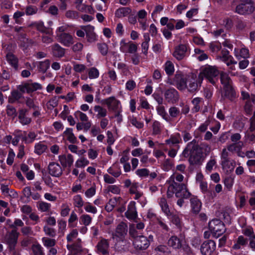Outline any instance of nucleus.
<instances>
[{"instance_id":"obj_49","label":"nucleus","mask_w":255,"mask_h":255,"mask_svg":"<svg viewBox=\"0 0 255 255\" xmlns=\"http://www.w3.org/2000/svg\"><path fill=\"white\" fill-rule=\"evenodd\" d=\"M135 196L133 198L135 200H138L142 206H144L147 202L145 197L143 196V193L142 192L138 191L134 194Z\"/></svg>"},{"instance_id":"obj_61","label":"nucleus","mask_w":255,"mask_h":255,"mask_svg":"<svg viewBox=\"0 0 255 255\" xmlns=\"http://www.w3.org/2000/svg\"><path fill=\"white\" fill-rule=\"evenodd\" d=\"M243 233L246 236L249 237L250 240L255 239V234L254 233L253 228L248 227L243 230Z\"/></svg>"},{"instance_id":"obj_64","label":"nucleus","mask_w":255,"mask_h":255,"mask_svg":"<svg viewBox=\"0 0 255 255\" xmlns=\"http://www.w3.org/2000/svg\"><path fill=\"white\" fill-rule=\"evenodd\" d=\"M38 11V8L34 5H28L25 8V14L27 15H32L36 14Z\"/></svg>"},{"instance_id":"obj_8","label":"nucleus","mask_w":255,"mask_h":255,"mask_svg":"<svg viewBox=\"0 0 255 255\" xmlns=\"http://www.w3.org/2000/svg\"><path fill=\"white\" fill-rule=\"evenodd\" d=\"M57 40L66 47L71 46L74 42V37L68 33H61L57 34Z\"/></svg>"},{"instance_id":"obj_34","label":"nucleus","mask_w":255,"mask_h":255,"mask_svg":"<svg viewBox=\"0 0 255 255\" xmlns=\"http://www.w3.org/2000/svg\"><path fill=\"white\" fill-rule=\"evenodd\" d=\"M78 242L74 243L72 245L68 244L67 245V249L72 253V254H76L79 253L82 251V248L80 242H81V240L80 239H78Z\"/></svg>"},{"instance_id":"obj_56","label":"nucleus","mask_w":255,"mask_h":255,"mask_svg":"<svg viewBox=\"0 0 255 255\" xmlns=\"http://www.w3.org/2000/svg\"><path fill=\"white\" fill-rule=\"evenodd\" d=\"M33 26H35L36 29L42 32L45 33H49V29L45 27L44 25L43 22H38L34 23L32 24Z\"/></svg>"},{"instance_id":"obj_10","label":"nucleus","mask_w":255,"mask_h":255,"mask_svg":"<svg viewBox=\"0 0 255 255\" xmlns=\"http://www.w3.org/2000/svg\"><path fill=\"white\" fill-rule=\"evenodd\" d=\"M244 145L242 141H239L238 142L232 143L227 145L228 151L231 153H236L237 155L239 157H244L245 153L242 151Z\"/></svg>"},{"instance_id":"obj_43","label":"nucleus","mask_w":255,"mask_h":255,"mask_svg":"<svg viewBox=\"0 0 255 255\" xmlns=\"http://www.w3.org/2000/svg\"><path fill=\"white\" fill-rule=\"evenodd\" d=\"M51 204L44 201H39L37 204L38 210L41 212H47L49 211L51 208Z\"/></svg>"},{"instance_id":"obj_27","label":"nucleus","mask_w":255,"mask_h":255,"mask_svg":"<svg viewBox=\"0 0 255 255\" xmlns=\"http://www.w3.org/2000/svg\"><path fill=\"white\" fill-rule=\"evenodd\" d=\"M190 204L192 210L195 214L198 213L202 207V203L196 197L193 196L190 199Z\"/></svg>"},{"instance_id":"obj_53","label":"nucleus","mask_w":255,"mask_h":255,"mask_svg":"<svg viewBox=\"0 0 255 255\" xmlns=\"http://www.w3.org/2000/svg\"><path fill=\"white\" fill-rule=\"evenodd\" d=\"M42 241L44 246L47 248L52 247L56 244V241L55 239L46 237L42 238Z\"/></svg>"},{"instance_id":"obj_16","label":"nucleus","mask_w":255,"mask_h":255,"mask_svg":"<svg viewBox=\"0 0 255 255\" xmlns=\"http://www.w3.org/2000/svg\"><path fill=\"white\" fill-rule=\"evenodd\" d=\"M128 232V226L124 223L121 222L116 227L115 232L113 234V237H117L120 239L125 238Z\"/></svg>"},{"instance_id":"obj_47","label":"nucleus","mask_w":255,"mask_h":255,"mask_svg":"<svg viewBox=\"0 0 255 255\" xmlns=\"http://www.w3.org/2000/svg\"><path fill=\"white\" fill-rule=\"evenodd\" d=\"M164 70L168 75H171L174 72V66L170 61H167L164 65Z\"/></svg>"},{"instance_id":"obj_54","label":"nucleus","mask_w":255,"mask_h":255,"mask_svg":"<svg viewBox=\"0 0 255 255\" xmlns=\"http://www.w3.org/2000/svg\"><path fill=\"white\" fill-rule=\"evenodd\" d=\"M66 222L65 220L63 219L58 220V233L62 236L64 235L66 230Z\"/></svg>"},{"instance_id":"obj_20","label":"nucleus","mask_w":255,"mask_h":255,"mask_svg":"<svg viewBox=\"0 0 255 255\" xmlns=\"http://www.w3.org/2000/svg\"><path fill=\"white\" fill-rule=\"evenodd\" d=\"M98 252L103 255H109V243L108 240L102 239L97 244Z\"/></svg>"},{"instance_id":"obj_59","label":"nucleus","mask_w":255,"mask_h":255,"mask_svg":"<svg viewBox=\"0 0 255 255\" xmlns=\"http://www.w3.org/2000/svg\"><path fill=\"white\" fill-rule=\"evenodd\" d=\"M241 96L243 100H246L247 101L251 100L253 103L255 105V95L253 94L250 95L248 92L242 91Z\"/></svg>"},{"instance_id":"obj_45","label":"nucleus","mask_w":255,"mask_h":255,"mask_svg":"<svg viewBox=\"0 0 255 255\" xmlns=\"http://www.w3.org/2000/svg\"><path fill=\"white\" fill-rule=\"evenodd\" d=\"M247 243V240L243 236H240L237 240L236 243H235L233 248L235 250L240 249L241 246H245Z\"/></svg>"},{"instance_id":"obj_14","label":"nucleus","mask_w":255,"mask_h":255,"mask_svg":"<svg viewBox=\"0 0 255 255\" xmlns=\"http://www.w3.org/2000/svg\"><path fill=\"white\" fill-rule=\"evenodd\" d=\"M196 146H192L190 152L189 161L191 164H200L202 162V154L195 150Z\"/></svg>"},{"instance_id":"obj_9","label":"nucleus","mask_w":255,"mask_h":255,"mask_svg":"<svg viewBox=\"0 0 255 255\" xmlns=\"http://www.w3.org/2000/svg\"><path fill=\"white\" fill-rule=\"evenodd\" d=\"M133 246L137 250H144L149 246V241L143 236H137L133 241Z\"/></svg>"},{"instance_id":"obj_35","label":"nucleus","mask_w":255,"mask_h":255,"mask_svg":"<svg viewBox=\"0 0 255 255\" xmlns=\"http://www.w3.org/2000/svg\"><path fill=\"white\" fill-rule=\"evenodd\" d=\"M131 12V9L128 7H120L115 11V16L118 18L125 17L129 14Z\"/></svg>"},{"instance_id":"obj_63","label":"nucleus","mask_w":255,"mask_h":255,"mask_svg":"<svg viewBox=\"0 0 255 255\" xmlns=\"http://www.w3.org/2000/svg\"><path fill=\"white\" fill-rule=\"evenodd\" d=\"M88 76L90 79H96L99 76V72L95 67L91 68L88 72Z\"/></svg>"},{"instance_id":"obj_4","label":"nucleus","mask_w":255,"mask_h":255,"mask_svg":"<svg viewBox=\"0 0 255 255\" xmlns=\"http://www.w3.org/2000/svg\"><path fill=\"white\" fill-rule=\"evenodd\" d=\"M221 82L224 85L226 90V95L231 100H233L236 97V92L232 86V80L229 75L222 72L220 75Z\"/></svg>"},{"instance_id":"obj_32","label":"nucleus","mask_w":255,"mask_h":255,"mask_svg":"<svg viewBox=\"0 0 255 255\" xmlns=\"http://www.w3.org/2000/svg\"><path fill=\"white\" fill-rule=\"evenodd\" d=\"M53 55L57 57H62L65 54V50L58 44H55L52 46Z\"/></svg>"},{"instance_id":"obj_50","label":"nucleus","mask_w":255,"mask_h":255,"mask_svg":"<svg viewBox=\"0 0 255 255\" xmlns=\"http://www.w3.org/2000/svg\"><path fill=\"white\" fill-rule=\"evenodd\" d=\"M89 164V161L85 157H82L79 158L75 162L77 168H84Z\"/></svg>"},{"instance_id":"obj_33","label":"nucleus","mask_w":255,"mask_h":255,"mask_svg":"<svg viewBox=\"0 0 255 255\" xmlns=\"http://www.w3.org/2000/svg\"><path fill=\"white\" fill-rule=\"evenodd\" d=\"M50 65V61L48 59L38 62L37 65V69L38 72L42 74L46 73L47 70L49 68Z\"/></svg>"},{"instance_id":"obj_25","label":"nucleus","mask_w":255,"mask_h":255,"mask_svg":"<svg viewBox=\"0 0 255 255\" xmlns=\"http://www.w3.org/2000/svg\"><path fill=\"white\" fill-rule=\"evenodd\" d=\"M182 241V238H179L177 236H173L168 240V245L174 249H178L181 247Z\"/></svg>"},{"instance_id":"obj_46","label":"nucleus","mask_w":255,"mask_h":255,"mask_svg":"<svg viewBox=\"0 0 255 255\" xmlns=\"http://www.w3.org/2000/svg\"><path fill=\"white\" fill-rule=\"evenodd\" d=\"M22 97V94L17 91H13L11 93V95L9 97V101L13 103L18 101Z\"/></svg>"},{"instance_id":"obj_1","label":"nucleus","mask_w":255,"mask_h":255,"mask_svg":"<svg viewBox=\"0 0 255 255\" xmlns=\"http://www.w3.org/2000/svg\"><path fill=\"white\" fill-rule=\"evenodd\" d=\"M177 198H188L191 196V193L187 189L186 186L183 183H179L173 181L168 189L167 195L168 197L172 196L173 193Z\"/></svg>"},{"instance_id":"obj_5","label":"nucleus","mask_w":255,"mask_h":255,"mask_svg":"<svg viewBox=\"0 0 255 255\" xmlns=\"http://www.w3.org/2000/svg\"><path fill=\"white\" fill-rule=\"evenodd\" d=\"M209 228L213 235L218 238L225 232L224 224L219 219H213L209 223Z\"/></svg>"},{"instance_id":"obj_37","label":"nucleus","mask_w":255,"mask_h":255,"mask_svg":"<svg viewBox=\"0 0 255 255\" xmlns=\"http://www.w3.org/2000/svg\"><path fill=\"white\" fill-rule=\"evenodd\" d=\"M64 135L67 139L72 143H76L77 138L73 133V129L71 128H67L63 132Z\"/></svg>"},{"instance_id":"obj_3","label":"nucleus","mask_w":255,"mask_h":255,"mask_svg":"<svg viewBox=\"0 0 255 255\" xmlns=\"http://www.w3.org/2000/svg\"><path fill=\"white\" fill-rule=\"evenodd\" d=\"M189 74H184L181 72L177 71L174 78L170 84L175 86L179 90H184L187 88V81Z\"/></svg>"},{"instance_id":"obj_7","label":"nucleus","mask_w":255,"mask_h":255,"mask_svg":"<svg viewBox=\"0 0 255 255\" xmlns=\"http://www.w3.org/2000/svg\"><path fill=\"white\" fill-rule=\"evenodd\" d=\"M42 88V85L37 82L25 83L19 86V90L22 93H31L36 90H41Z\"/></svg>"},{"instance_id":"obj_21","label":"nucleus","mask_w":255,"mask_h":255,"mask_svg":"<svg viewBox=\"0 0 255 255\" xmlns=\"http://www.w3.org/2000/svg\"><path fill=\"white\" fill-rule=\"evenodd\" d=\"M236 165V161L234 159H228L221 161V165L224 171L228 174L231 173Z\"/></svg>"},{"instance_id":"obj_62","label":"nucleus","mask_w":255,"mask_h":255,"mask_svg":"<svg viewBox=\"0 0 255 255\" xmlns=\"http://www.w3.org/2000/svg\"><path fill=\"white\" fill-rule=\"evenodd\" d=\"M32 250L34 255H44L42 248L39 244H34L32 247Z\"/></svg>"},{"instance_id":"obj_13","label":"nucleus","mask_w":255,"mask_h":255,"mask_svg":"<svg viewBox=\"0 0 255 255\" xmlns=\"http://www.w3.org/2000/svg\"><path fill=\"white\" fill-rule=\"evenodd\" d=\"M164 98L168 103L174 104L179 98L178 92L174 88H170L164 92Z\"/></svg>"},{"instance_id":"obj_60","label":"nucleus","mask_w":255,"mask_h":255,"mask_svg":"<svg viewBox=\"0 0 255 255\" xmlns=\"http://www.w3.org/2000/svg\"><path fill=\"white\" fill-rule=\"evenodd\" d=\"M83 0H75V4L77 10L81 12H86L87 5L83 3Z\"/></svg>"},{"instance_id":"obj_58","label":"nucleus","mask_w":255,"mask_h":255,"mask_svg":"<svg viewBox=\"0 0 255 255\" xmlns=\"http://www.w3.org/2000/svg\"><path fill=\"white\" fill-rule=\"evenodd\" d=\"M77 220L78 217L77 214L74 211L72 212L68 219V226L70 228L76 227V224H74V222Z\"/></svg>"},{"instance_id":"obj_48","label":"nucleus","mask_w":255,"mask_h":255,"mask_svg":"<svg viewBox=\"0 0 255 255\" xmlns=\"http://www.w3.org/2000/svg\"><path fill=\"white\" fill-rule=\"evenodd\" d=\"M203 102V100L201 98H195L192 101V103L194 105V107L193 108V110L194 112H198L201 107L202 103Z\"/></svg>"},{"instance_id":"obj_6","label":"nucleus","mask_w":255,"mask_h":255,"mask_svg":"<svg viewBox=\"0 0 255 255\" xmlns=\"http://www.w3.org/2000/svg\"><path fill=\"white\" fill-rule=\"evenodd\" d=\"M120 51L123 53H134L137 51V45L132 41L127 42L125 39L121 40L120 43Z\"/></svg>"},{"instance_id":"obj_2","label":"nucleus","mask_w":255,"mask_h":255,"mask_svg":"<svg viewBox=\"0 0 255 255\" xmlns=\"http://www.w3.org/2000/svg\"><path fill=\"white\" fill-rule=\"evenodd\" d=\"M219 74V71L216 66L207 65L202 68L199 79L202 81L203 77H205L211 83L215 84Z\"/></svg>"},{"instance_id":"obj_52","label":"nucleus","mask_w":255,"mask_h":255,"mask_svg":"<svg viewBox=\"0 0 255 255\" xmlns=\"http://www.w3.org/2000/svg\"><path fill=\"white\" fill-rule=\"evenodd\" d=\"M117 198H114L109 200L108 204L105 206V209L107 211L111 212L114 207L117 205Z\"/></svg>"},{"instance_id":"obj_11","label":"nucleus","mask_w":255,"mask_h":255,"mask_svg":"<svg viewBox=\"0 0 255 255\" xmlns=\"http://www.w3.org/2000/svg\"><path fill=\"white\" fill-rule=\"evenodd\" d=\"M187 51V45L180 44L175 47L172 55L176 59L180 61L183 59L186 56Z\"/></svg>"},{"instance_id":"obj_19","label":"nucleus","mask_w":255,"mask_h":255,"mask_svg":"<svg viewBox=\"0 0 255 255\" xmlns=\"http://www.w3.org/2000/svg\"><path fill=\"white\" fill-rule=\"evenodd\" d=\"M18 235L19 233L15 229H13L10 232L6 234L5 240L6 243L10 246V248L13 247L17 243Z\"/></svg>"},{"instance_id":"obj_40","label":"nucleus","mask_w":255,"mask_h":255,"mask_svg":"<svg viewBox=\"0 0 255 255\" xmlns=\"http://www.w3.org/2000/svg\"><path fill=\"white\" fill-rule=\"evenodd\" d=\"M170 121L171 119H175L181 115L179 108L175 106L171 107L168 110Z\"/></svg>"},{"instance_id":"obj_41","label":"nucleus","mask_w":255,"mask_h":255,"mask_svg":"<svg viewBox=\"0 0 255 255\" xmlns=\"http://www.w3.org/2000/svg\"><path fill=\"white\" fill-rule=\"evenodd\" d=\"M156 111L157 114L160 116L163 119L167 122H170V119L167 113H166L165 108L163 106H159L156 107Z\"/></svg>"},{"instance_id":"obj_39","label":"nucleus","mask_w":255,"mask_h":255,"mask_svg":"<svg viewBox=\"0 0 255 255\" xmlns=\"http://www.w3.org/2000/svg\"><path fill=\"white\" fill-rule=\"evenodd\" d=\"M94 110L97 114L96 117L100 119L105 117L107 115V110L106 109L99 105H96L94 107Z\"/></svg>"},{"instance_id":"obj_42","label":"nucleus","mask_w":255,"mask_h":255,"mask_svg":"<svg viewBox=\"0 0 255 255\" xmlns=\"http://www.w3.org/2000/svg\"><path fill=\"white\" fill-rule=\"evenodd\" d=\"M181 141V137L179 133L171 135L170 137L165 140V143L169 145H173L180 143Z\"/></svg>"},{"instance_id":"obj_30","label":"nucleus","mask_w":255,"mask_h":255,"mask_svg":"<svg viewBox=\"0 0 255 255\" xmlns=\"http://www.w3.org/2000/svg\"><path fill=\"white\" fill-rule=\"evenodd\" d=\"M6 59L7 63L14 69L18 68V58L12 53H8L6 54Z\"/></svg>"},{"instance_id":"obj_17","label":"nucleus","mask_w":255,"mask_h":255,"mask_svg":"<svg viewBox=\"0 0 255 255\" xmlns=\"http://www.w3.org/2000/svg\"><path fill=\"white\" fill-rule=\"evenodd\" d=\"M81 28L85 31L87 40L89 42H93L97 40V35L94 32V27L88 25L81 26Z\"/></svg>"},{"instance_id":"obj_29","label":"nucleus","mask_w":255,"mask_h":255,"mask_svg":"<svg viewBox=\"0 0 255 255\" xmlns=\"http://www.w3.org/2000/svg\"><path fill=\"white\" fill-rule=\"evenodd\" d=\"M27 112V111L25 109H21L19 111L18 119L22 125H28L31 122V118L26 116Z\"/></svg>"},{"instance_id":"obj_51","label":"nucleus","mask_w":255,"mask_h":255,"mask_svg":"<svg viewBox=\"0 0 255 255\" xmlns=\"http://www.w3.org/2000/svg\"><path fill=\"white\" fill-rule=\"evenodd\" d=\"M80 220L81 224L88 226L91 223L92 218L89 215L83 214L80 216Z\"/></svg>"},{"instance_id":"obj_15","label":"nucleus","mask_w":255,"mask_h":255,"mask_svg":"<svg viewBox=\"0 0 255 255\" xmlns=\"http://www.w3.org/2000/svg\"><path fill=\"white\" fill-rule=\"evenodd\" d=\"M103 103L107 106L109 110L112 111H117L120 108H121L120 101L113 96L105 99L103 101Z\"/></svg>"},{"instance_id":"obj_23","label":"nucleus","mask_w":255,"mask_h":255,"mask_svg":"<svg viewBox=\"0 0 255 255\" xmlns=\"http://www.w3.org/2000/svg\"><path fill=\"white\" fill-rule=\"evenodd\" d=\"M49 173L53 176L59 177L62 173L60 165L55 162H52L48 166Z\"/></svg>"},{"instance_id":"obj_38","label":"nucleus","mask_w":255,"mask_h":255,"mask_svg":"<svg viewBox=\"0 0 255 255\" xmlns=\"http://www.w3.org/2000/svg\"><path fill=\"white\" fill-rule=\"evenodd\" d=\"M162 129V124L157 121H153L152 125V134L156 135L160 134Z\"/></svg>"},{"instance_id":"obj_12","label":"nucleus","mask_w":255,"mask_h":255,"mask_svg":"<svg viewBox=\"0 0 255 255\" xmlns=\"http://www.w3.org/2000/svg\"><path fill=\"white\" fill-rule=\"evenodd\" d=\"M216 243L213 240L205 241L201 246V253L202 255H210L215 250Z\"/></svg>"},{"instance_id":"obj_36","label":"nucleus","mask_w":255,"mask_h":255,"mask_svg":"<svg viewBox=\"0 0 255 255\" xmlns=\"http://www.w3.org/2000/svg\"><path fill=\"white\" fill-rule=\"evenodd\" d=\"M235 56L239 59L242 58L246 59L249 57V50L245 48H243L240 49H235Z\"/></svg>"},{"instance_id":"obj_22","label":"nucleus","mask_w":255,"mask_h":255,"mask_svg":"<svg viewBox=\"0 0 255 255\" xmlns=\"http://www.w3.org/2000/svg\"><path fill=\"white\" fill-rule=\"evenodd\" d=\"M126 217L130 220H133L137 217V212L135 207V203L134 201H131L128 206V210L125 213Z\"/></svg>"},{"instance_id":"obj_31","label":"nucleus","mask_w":255,"mask_h":255,"mask_svg":"<svg viewBox=\"0 0 255 255\" xmlns=\"http://www.w3.org/2000/svg\"><path fill=\"white\" fill-rule=\"evenodd\" d=\"M109 174L112 175L115 178L119 177L122 174L120 166L118 164H114L107 170Z\"/></svg>"},{"instance_id":"obj_28","label":"nucleus","mask_w":255,"mask_h":255,"mask_svg":"<svg viewBox=\"0 0 255 255\" xmlns=\"http://www.w3.org/2000/svg\"><path fill=\"white\" fill-rule=\"evenodd\" d=\"M158 204L163 212L167 216H171L168 204L165 197H161L158 199Z\"/></svg>"},{"instance_id":"obj_24","label":"nucleus","mask_w":255,"mask_h":255,"mask_svg":"<svg viewBox=\"0 0 255 255\" xmlns=\"http://www.w3.org/2000/svg\"><path fill=\"white\" fill-rule=\"evenodd\" d=\"M59 158L61 164L64 167H70L74 162L73 156L70 154L60 155Z\"/></svg>"},{"instance_id":"obj_57","label":"nucleus","mask_w":255,"mask_h":255,"mask_svg":"<svg viewBox=\"0 0 255 255\" xmlns=\"http://www.w3.org/2000/svg\"><path fill=\"white\" fill-rule=\"evenodd\" d=\"M43 231L45 235L50 237H54L56 235V231L55 229L51 228L47 225L44 226Z\"/></svg>"},{"instance_id":"obj_55","label":"nucleus","mask_w":255,"mask_h":255,"mask_svg":"<svg viewBox=\"0 0 255 255\" xmlns=\"http://www.w3.org/2000/svg\"><path fill=\"white\" fill-rule=\"evenodd\" d=\"M73 201L74 205L78 208H81L84 205V201L80 195H77L74 196Z\"/></svg>"},{"instance_id":"obj_44","label":"nucleus","mask_w":255,"mask_h":255,"mask_svg":"<svg viewBox=\"0 0 255 255\" xmlns=\"http://www.w3.org/2000/svg\"><path fill=\"white\" fill-rule=\"evenodd\" d=\"M47 148V145L45 143L42 142H39L35 144L34 147V152L36 154L40 155L45 151Z\"/></svg>"},{"instance_id":"obj_18","label":"nucleus","mask_w":255,"mask_h":255,"mask_svg":"<svg viewBox=\"0 0 255 255\" xmlns=\"http://www.w3.org/2000/svg\"><path fill=\"white\" fill-rule=\"evenodd\" d=\"M254 10V7L251 3H241L237 6L236 11L240 14L252 13Z\"/></svg>"},{"instance_id":"obj_26","label":"nucleus","mask_w":255,"mask_h":255,"mask_svg":"<svg viewBox=\"0 0 255 255\" xmlns=\"http://www.w3.org/2000/svg\"><path fill=\"white\" fill-rule=\"evenodd\" d=\"M187 88L188 91L190 92H193L196 91L198 89V84L196 82V76L192 74H189L188 81H187Z\"/></svg>"}]
</instances>
